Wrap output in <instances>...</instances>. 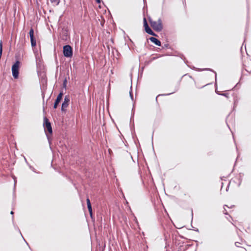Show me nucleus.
Listing matches in <instances>:
<instances>
[{"instance_id": "nucleus-21", "label": "nucleus", "mask_w": 251, "mask_h": 251, "mask_svg": "<svg viewBox=\"0 0 251 251\" xmlns=\"http://www.w3.org/2000/svg\"><path fill=\"white\" fill-rule=\"evenodd\" d=\"M10 213H11V214L13 215L14 214V212H13V211H11Z\"/></svg>"}, {"instance_id": "nucleus-2", "label": "nucleus", "mask_w": 251, "mask_h": 251, "mask_svg": "<svg viewBox=\"0 0 251 251\" xmlns=\"http://www.w3.org/2000/svg\"><path fill=\"white\" fill-rule=\"evenodd\" d=\"M20 64V62L19 61H16V62L12 66V75L15 79L18 78L19 76Z\"/></svg>"}, {"instance_id": "nucleus-6", "label": "nucleus", "mask_w": 251, "mask_h": 251, "mask_svg": "<svg viewBox=\"0 0 251 251\" xmlns=\"http://www.w3.org/2000/svg\"><path fill=\"white\" fill-rule=\"evenodd\" d=\"M29 34L30 38L31 46L34 47L36 45V42L35 39L34 37V30L32 28H30L29 32Z\"/></svg>"}, {"instance_id": "nucleus-14", "label": "nucleus", "mask_w": 251, "mask_h": 251, "mask_svg": "<svg viewBox=\"0 0 251 251\" xmlns=\"http://www.w3.org/2000/svg\"><path fill=\"white\" fill-rule=\"evenodd\" d=\"M87 207H88V210L92 209L91 205H88Z\"/></svg>"}, {"instance_id": "nucleus-1", "label": "nucleus", "mask_w": 251, "mask_h": 251, "mask_svg": "<svg viewBox=\"0 0 251 251\" xmlns=\"http://www.w3.org/2000/svg\"><path fill=\"white\" fill-rule=\"evenodd\" d=\"M151 26L156 31H161L163 29L162 21L159 19L157 21H154L151 19L149 20Z\"/></svg>"}, {"instance_id": "nucleus-7", "label": "nucleus", "mask_w": 251, "mask_h": 251, "mask_svg": "<svg viewBox=\"0 0 251 251\" xmlns=\"http://www.w3.org/2000/svg\"><path fill=\"white\" fill-rule=\"evenodd\" d=\"M70 102V98L68 96H66L64 98V101L62 104L61 106V110L64 111L65 110V108L68 107L69 105V103Z\"/></svg>"}, {"instance_id": "nucleus-22", "label": "nucleus", "mask_w": 251, "mask_h": 251, "mask_svg": "<svg viewBox=\"0 0 251 251\" xmlns=\"http://www.w3.org/2000/svg\"><path fill=\"white\" fill-rule=\"evenodd\" d=\"M224 214H227V212H225V211H224Z\"/></svg>"}, {"instance_id": "nucleus-3", "label": "nucleus", "mask_w": 251, "mask_h": 251, "mask_svg": "<svg viewBox=\"0 0 251 251\" xmlns=\"http://www.w3.org/2000/svg\"><path fill=\"white\" fill-rule=\"evenodd\" d=\"M63 54L66 57H72L73 56V49L70 45H65L63 47Z\"/></svg>"}, {"instance_id": "nucleus-20", "label": "nucleus", "mask_w": 251, "mask_h": 251, "mask_svg": "<svg viewBox=\"0 0 251 251\" xmlns=\"http://www.w3.org/2000/svg\"><path fill=\"white\" fill-rule=\"evenodd\" d=\"M97 0V2L98 3H100V0Z\"/></svg>"}, {"instance_id": "nucleus-5", "label": "nucleus", "mask_w": 251, "mask_h": 251, "mask_svg": "<svg viewBox=\"0 0 251 251\" xmlns=\"http://www.w3.org/2000/svg\"><path fill=\"white\" fill-rule=\"evenodd\" d=\"M144 26L145 27V30L147 33L154 36H156V35L152 31V30L149 27L146 19L145 18H144Z\"/></svg>"}, {"instance_id": "nucleus-16", "label": "nucleus", "mask_w": 251, "mask_h": 251, "mask_svg": "<svg viewBox=\"0 0 251 251\" xmlns=\"http://www.w3.org/2000/svg\"><path fill=\"white\" fill-rule=\"evenodd\" d=\"M129 94H130V97L131 99L132 100H133V95H132V94L131 91H130V92Z\"/></svg>"}, {"instance_id": "nucleus-15", "label": "nucleus", "mask_w": 251, "mask_h": 251, "mask_svg": "<svg viewBox=\"0 0 251 251\" xmlns=\"http://www.w3.org/2000/svg\"><path fill=\"white\" fill-rule=\"evenodd\" d=\"M87 207H88V210L92 209L91 205H88Z\"/></svg>"}, {"instance_id": "nucleus-9", "label": "nucleus", "mask_w": 251, "mask_h": 251, "mask_svg": "<svg viewBox=\"0 0 251 251\" xmlns=\"http://www.w3.org/2000/svg\"><path fill=\"white\" fill-rule=\"evenodd\" d=\"M150 40L157 46H160L161 45L160 41L156 38L151 37L150 38Z\"/></svg>"}, {"instance_id": "nucleus-8", "label": "nucleus", "mask_w": 251, "mask_h": 251, "mask_svg": "<svg viewBox=\"0 0 251 251\" xmlns=\"http://www.w3.org/2000/svg\"><path fill=\"white\" fill-rule=\"evenodd\" d=\"M63 95V92H61L59 94V95L57 96V98L54 102V105H53V108L54 109L57 108L58 103L60 102V101H61V100L62 98Z\"/></svg>"}, {"instance_id": "nucleus-12", "label": "nucleus", "mask_w": 251, "mask_h": 251, "mask_svg": "<svg viewBox=\"0 0 251 251\" xmlns=\"http://www.w3.org/2000/svg\"><path fill=\"white\" fill-rule=\"evenodd\" d=\"M86 201H87V206L89 205H91V202H90V201L89 198H87Z\"/></svg>"}, {"instance_id": "nucleus-19", "label": "nucleus", "mask_w": 251, "mask_h": 251, "mask_svg": "<svg viewBox=\"0 0 251 251\" xmlns=\"http://www.w3.org/2000/svg\"><path fill=\"white\" fill-rule=\"evenodd\" d=\"M67 82V80L66 79H65L64 81V83H63V84H64V86L65 87L66 86V83Z\"/></svg>"}, {"instance_id": "nucleus-18", "label": "nucleus", "mask_w": 251, "mask_h": 251, "mask_svg": "<svg viewBox=\"0 0 251 251\" xmlns=\"http://www.w3.org/2000/svg\"><path fill=\"white\" fill-rule=\"evenodd\" d=\"M88 211L89 212L90 216L92 217V210H89Z\"/></svg>"}, {"instance_id": "nucleus-4", "label": "nucleus", "mask_w": 251, "mask_h": 251, "mask_svg": "<svg viewBox=\"0 0 251 251\" xmlns=\"http://www.w3.org/2000/svg\"><path fill=\"white\" fill-rule=\"evenodd\" d=\"M44 127L45 131H48L50 134H52V129L51 126V124L49 119L47 117L44 118Z\"/></svg>"}, {"instance_id": "nucleus-10", "label": "nucleus", "mask_w": 251, "mask_h": 251, "mask_svg": "<svg viewBox=\"0 0 251 251\" xmlns=\"http://www.w3.org/2000/svg\"><path fill=\"white\" fill-rule=\"evenodd\" d=\"M50 2L55 5L58 4L60 2V0H50Z\"/></svg>"}, {"instance_id": "nucleus-24", "label": "nucleus", "mask_w": 251, "mask_h": 251, "mask_svg": "<svg viewBox=\"0 0 251 251\" xmlns=\"http://www.w3.org/2000/svg\"><path fill=\"white\" fill-rule=\"evenodd\" d=\"M171 94H173V92L170 93L169 95H171Z\"/></svg>"}, {"instance_id": "nucleus-25", "label": "nucleus", "mask_w": 251, "mask_h": 251, "mask_svg": "<svg viewBox=\"0 0 251 251\" xmlns=\"http://www.w3.org/2000/svg\"><path fill=\"white\" fill-rule=\"evenodd\" d=\"M171 94H173V92L170 93L169 95H171Z\"/></svg>"}, {"instance_id": "nucleus-13", "label": "nucleus", "mask_w": 251, "mask_h": 251, "mask_svg": "<svg viewBox=\"0 0 251 251\" xmlns=\"http://www.w3.org/2000/svg\"><path fill=\"white\" fill-rule=\"evenodd\" d=\"M239 244H240V243L239 242H236L235 243V245L237 247H239Z\"/></svg>"}, {"instance_id": "nucleus-23", "label": "nucleus", "mask_w": 251, "mask_h": 251, "mask_svg": "<svg viewBox=\"0 0 251 251\" xmlns=\"http://www.w3.org/2000/svg\"><path fill=\"white\" fill-rule=\"evenodd\" d=\"M171 94H173V92L170 93L169 95H171Z\"/></svg>"}, {"instance_id": "nucleus-11", "label": "nucleus", "mask_w": 251, "mask_h": 251, "mask_svg": "<svg viewBox=\"0 0 251 251\" xmlns=\"http://www.w3.org/2000/svg\"><path fill=\"white\" fill-rule=\"evenodd\" d=\"M217 94H219V95H222V96H225L226 97H227V95L228 94L227 93H222V94H221L220 93H219L218 92H216Z\"/></svg>"}, {"instance_id": "nucleus-17", "label": "nucleus", "mask_w": 251, "mask_h": 251, "mask_svg": "<svg viewBox=\"0 0 251 251\" xmlns=\"http://www.w3.org/2000/svg\"><path fill=\"white\" fill-rule=\"evenodd\" d=\"M88 211L89 212L90 216L92 217V210H89Z\"/></svg>"}]
</instances>
